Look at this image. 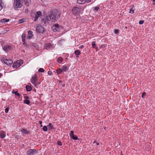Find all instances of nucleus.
Instances as JSON below:
<instances>
[{"instance_id": "1a4fd4ad", "label": "nucleus", "mask_w": 155, "mask_h": 155, "mask_svg": "<svg viewBox=\"0 0 155 155\" xmlns=\"http://www.w3.org/2000/svg\"><path fill=\"white\" fill-rule=\"evenodd\" d=\"M36 152V150L35 149H30L27 151V155H35Z\"/></svg>"}, {"instance_id": "4be33fe9", "label": "nucleus", "mask_w": 155, "mask_h": 155, "mask_svg": "<svg viewBox=\"0 0 155 155\" xmlns=\"http://www.w3.org/2000/svg\"><path fill=\"white\" fill-rule=\"evenodd\" d=\"M100 8L98 7H94L93 8V11L95 12H96Z\"/></svg>"}, {"instance_id": "864d4df0", "label": "nucleus", "mask_w": 155, "mask_h": 155, "mask_svg": "<svg viewBox=\"0 0 155 155\" xmlns=\"http://www.w3.org/2000/svg\"><path fill=\"white\" fill-rule=\"evenodd\" d=\"M153 2H155V0H153Z\"/></svg>"}, {"instance_id": "0eeeda50", "label": "nucleus", "mask_w": 155, "mask_h": 155, "mask_svg": "<svg viewBox=\"0 0 155 155\" xmlns=\"http://www.w3.org/2000/svg\"><path fill=\"white\" fill-rule=\"evenodd\" d=\"M54 48V45L50 43H47L45 45V48L46 50L51 49Z\"/></svg>"}, {"instance_id": "f3484780", "label": "nucleus", "mask_w": 155, "mask_h": 155, "mask_svg": "<svg viewBox=\"0 0 155 155\" xmlns=\"http://www.w3.org/2000/svg\"><path fill=\"white\" fill-rule=\"evenodd\" d=\"M25 5L26 6H28L31 3V0H24Z\"/></svg>"}, {"instance_id": "b1692460", "label": "nucleus", "mask_w": 155, "mask_h": 155, "mask_svg": "<svg viewBox=\"0 0 155 155\" xmlns=\"http://www.w3.org/2000/svg\"><path fill=\"white\" fill-rule=\"evenodd\" d=\"M9 19H8L3 18L1 20V22L2 23H5L9 21Z\"/></svg>"}, {"instance_id": "58836bf2", "label": "nucleus", "mask_w": 155, "mask_h": 155, "mask_svg": "<svg viewBox=\"0 0 155 155\" xmlns=\"http://www.w3.org/2000/svg\"><path fill=\"white\" fill-rule=\"evenodd\" d=\"M57 144L59 146H61L62 145V143L60 141H58L57 142Z\"/></svg>"}, {"instance_id": "c756f323", "label": "nucleus", "mask_w": 155, "mask_h": 155, "mask_svg": "<svg viewBox=\"0 0 155 155\" xmlns=\"http://www.w3.org/2000/svg\"><path fill=\"white\" fill-rule=\"evenodd\" d=\"M119 30L117 29H115L114 30V33L116 34H118L119 33Z\"/></svg>"}, {"instance_id": "f8f14e48", "label": "nucleus", "mask_w": 155, "mask_h": 155, "mask_svg": "<svg viewBox=\"0 0 155 155\" xmlns=\"http://www.w3.org/2000/svg\"><path fill=\"white\" fill-rule=\"evenodd\" d=\"M41 15V13L40 11L37 12L36 14H35V16L34 19V21H36L37 20L38 18L40 17Z\"/></svg>"}, {"instance_id": "6e6552de", "label": "nucleus", "mask_w": 155, "mask_h": 155, "mask_svg": "<svg viewBox=\"0 0 155 155\" xmlns=\"http://www.w3.org/2000/svg\"><path fill=\"white\" fill-rule=\"evenodd\" d=\"M37 81V76L34 75L33 76L31 79V82L32 84L35 85H36L37 83L36 82Z\"/></svg>"}, {"instance_id": "37998d69", "label": "nucleus", "mask_w": 155, "mask_h": 155, "mask_svg": "<svg viewBox=\"0 0 155 155\" xmlns=\"http://www.w3.org/2000/svg\"><path fill=\"white\" fill-rule=\"evenodd\" d=\"M39 124L41 125L40 127H42L43 126L42 124V121H39Z\"/></svg>"}, {"instance_id": "20e7f679", "label": "nucleus", "mask_w": 155, "mask_h": 155, "mask_svg": "<svg viewBox=\"0 0 155 155\" xmlns=\"http://www.w3.org/2000/svg\"><path fill=\"white\" fill-rule=\"evenodd\" d=\"M35 27L36 30L38 32L42 33L44 31V28L40 25H35Z\"/></svg>"}, {"instance_id": "4468645a", "label": "nucleus", "mask_w": 155, "mask_h": 155, "mask_svg": "<svg viewBox=\"0 0 155 155\" xmlns=\"http://www.w3.org/2000/svg\"><path fill=\"white\" fill-rule=\"evenodd\" d=\"M91 2V0H77L78 2L80 4H82L86 2Z\"/></svg>"}, {"instance_id": "6ab92c4d", "label": "nucleus", "mask_w": 155, "mask_h": 155, "mask_svg": "<svg viewBox=\"0 0 155 155\" xmlns=\"http://www.w3.org/2000/svg\"><path fill=\"white\" fill-rule=\"evenodd\" d=\"M18 62H16L13 65L12 67L14 68H19L20 66V64H18Z\"/></svg>"}, {"instance_id": "09e8293b", "label": "nucleus", "mask_w": 155, "mask_h": 155, "mask_svg": "<svg viewBox=\"0 0 155 155\" xmlns=\"http://www.w3.org/2000/svg\"><path fill=\"white\" fill-rule=\"evenodd\" d=\"M2 0H0V4H2Z\"/></svg>"}, {"instance_id": "dca6fc26", "label": "nucleus", "mask_w": 155, "mask_h": 155, "mask_svg": "<svg viewBox=\"0 0 155 155\" xmlns=\"http://www.w3.org/2000/svg\"><path fill=\"white\" fill-rule=\"evenodd\" d=\"M11 46L8 45H6L3 47V49L5 51H7L11 49Z\"/></svg>"}, {"instance_id": "aec40b11", "label": "nucleus", "mask_w": 155, "mask_h": 155, "mask_svg": "<svg viewBox=\"0 0 155 155\" xmlns=\"http://www.w3.org/2000/svg\"><path fill=\"white\" fill-rule=\"evenodd\" d=\"M63 61V58L62 57H59L57 60V62L59 63H61Z\"/></svg>"}, {"instance_id": "5701e85b", "label": "nucleus", "mask_w": 155, "mask_h": 155, "mask_svg": "<svg viewBox=\"0 0 155 155\" xmlns=\"http://www.w3.org/2000/svg\"><path fill=\"white\" fill-rule=\"evenodd\" d=\"M26 89L27 91H29L32 89L31 87L29 85H26Z\"/></svg>"}, {"instance_id": "9b49d317", "label": "nucleus", "mask_w": 155, "mask_h": 155, "mask_svg": "<svg viewBox=\"0 0 155 155\" xmlns=\"http://www.w3.org/2000/svg\"><path fill=\"white\" fill-rule=\"evenodd\" d=\"M59 25L58 24H55L52 27V30L54 32H56L59 30Z\"/></svg>"}, {"instance_id": "7ed1b4c3", "label": "nucleus", "mask_w": 155, "mask_h": 155, "mask_svg": "<svg viewBox=\"0 0 155 155\" xmlns=\"http://www.w3.org/2000/svg\"><path fill=\"white\" fill-rule=\"evenodd\" d=\"M48 16L45 17L41 19V22L43 25L46 26L47 23H51V20L50 19Z\"/></svg>"}, {"instance_id": "4c0bfd02", "label": "nucleus", "mask_w": 155, "mask_h": 155, "mask_svg": "<svg viewBox=\"0 0 155 155\" xmlns=\"http://www.w3.org/2000/svg\"><path fill=\"white\" fill-rule=\"evenodd\" d=\"M9 110V108L8 107L6 108L5 110V111L6 113H7Z\"/></svg>"}, {"instance_id": "8fccbe9b", "label": "nucleus", "mask_w": 155, "mask_h": 155, "mask_svg": "<svg viewBox=\"0 0 155 155\" xmlns=\"http://www.w3.org/2000/svg\"><path fill=\"white\" fill-rule=\"evenodd\" d=\"M96 144L97 145H98L99 144V143H96Z\"/></svg>"}, {"instance_id": "a19ab883", "label": "nucleus", "mask_w": 155, "mask_h": 155, "mask_svg": "<svg viewBox=\"0 0 155 155\" xmlns=\"http://www.w3.org/2000/svg\"><path fill=\"white\" fill-rule=\"evenodd\" d=\"M48 74L49 75H51L52 74V73L51 71H49L48 72Z\"/></svg>"}, {"instance_id": "f257e3e1", "label": "nucleus", "mask_w": 155, "mask_h": 155, "mask_svg": "<svg viewBox=\"0 0 155 155\" xmlns=\"http://www.w3.org/2000/svg\"><path fill=\"white\" fill-rule=\"evenodd\" d=\"M58 12V10H56L54 11H51L49 13L48 16L50 18V19L51 20V24L52 22H54L56 21V17Z\"/></svg>"}, {"instance_id": "393cba45", "label": "nucleus", "mask_w": 155, "mask_h": 155, "mask_svg": "<svg viewBox=\"0 0 155 155\" xmlns=\"http://www.w3.org/2000/svg\"><path fill=\"white\" fill-rule=\"evenodd\" d=\"M21 131L22 132L26 134H29V131L25 129H22L21 130Z\"/></svg>"}, {"instance_id": "7c9ffc66", "label": "nucleus", "mask_w": 155, "mask_h": 155, "mask_svg": "<svg viewBox=\"0 0 155 155\" xmlns=\"http://www.w3.org/2000/svg\"><path fill=\"white\" fill-rule=\"evenodd\" d=\"M43 130L44 131H47L48 130L47 127V126H44L43 127Z\"/></svg>"}, {"instance_id": "f704fd0d", "label": "nucleus", "mask_w": 155, "mask_h": 155, "mask_svg": "<svg viewBox=\"0 0 155 155\" xmlns=\"http://www.w3.org/2000/svg\"><path fill=\"white\" fill-rule=\"evenodd\" d=\"M45 70L43 68H40L39 69L38 71L39 72H43Z\"/></svg>"}, {"instance_id": "3c124183", "label": "nucleus", "mask_w": 155, "mask_h": 155, "mask_svg": "<svg viewBox=\"0 0 155 155\" xmlns=\"http://www.w3.org/2000/svg\"><path fill=\"white\" fill-rule=\"evenodd\" d=\"M15 92H14L13 91H12V93H14Z\"/></svg>"}, {"instance_id": "ea45409f", "label": "nucleus", "mask_w": 155, "mask_h": 155, "mask_svg": "<svg viewBox=\"0 0 155 155\" xmlns=\"http://www.w3.org/2000/svg\"><path fill=\"white\" fill-rule=\"evenodd\" d=\"M24 19H21L19 20V22L20 23H22L24 22Z\"/></svg>"}, {"instance_id": "603ef678", "label": "nucleus", "mask_w": 155, "mask_h": 155, "mask_svg": "<svg viewBox=\"0 0 155 155\" xmlns=\"http://www.w3.org/2000/svg\"><path fill=\"white\" fill-rule=\"evenodd\" d=\"M153 4L154 5H155V2L153 3Z\"/></svg>"}, {"instance_id": "412c9836", "label": "nucleus", "mask_w": 155, "mask_h": 155, "mask_svg": "<svg viewBox=\"0 0 155 155\" xmlns=\"http://www.w3.org/2000/svg\"><path fill=\"white\" fill-rule=\"evenodd\" d=\"M68 69L67 67L65 65H63L62 68L63 71H66Z\"/></svg>"}, {"instance_id": "72a5a7b5", "label": "nucleus", "mask_w": 155, "mask_h": 155, "mask_svg": "<svg viewBox=\"0 0 155 155\" xmlns=\"http://www.w3.org/2000/svg\"><path fill=\"white\" fill-rule=\"evenodd\" d=\"M16 62H18V64H20V66L23 63V61L22 60H18L16 61Z\"/></svg>"}, {"instance_id": "79ce46f5", "label": "nucleus", "mask_w": 155, "mask_h": 155, "mask_svg": "<svg viewBox=\"0 0 155 155\" xmlns=\"http://www.w3.org/2000/svg\"><path fill=\"white\" fill-rule=\"evenodd\" d=\"M145 95H146V93L145 92H144L142 94V97L143 98L144 97H145Z\"/></svg>"}, {"instance_id": "ddd939ff", "label": "nucleus", "mask_w": 155, "mask_h": 155, "mask_svg": "<svg viewBox=\"0 0 155 155\" xmlns=\"http://www.w3.org/2000/svg\"><path fill=\"white\" fill-rule=\"evenodd\" d=\"M70 136L71 138L74 140H78V138L76 136L74 135V131L73 130L71 131Z\"/></svg>"}, {"instance_id": "49530a36", "label": "nucleus", "mask_w": 155, "mask_h": 155, "mask_svg": "<svg viewBox=\"0 0 155 155\" xmlns=\"http://www.w3.org/2000/svg\"><path fill=\"white\" fill-rule=\"evenodd\" d=\"M25 98V99H28V96H26L24 97Z\"/></svg>"}, {"instance_id": "2eb2a0df", "label": "nucleus", "mask_w": 155, "mask_h": 155, "mask_svg": "<svg viewBox=\"0 0 155 155\" xmlns=\"http://www.w3.org/2000/svg\"><path fill=\"white\" fill-rule=\"evenodd\" d=\"M26 34L24 33H23L21 35L22 41L23 45L26 44L25 42Z\"/></svg>"}, {"instance_id": "39448f33", "label": "nucleus", "mask_w": 155, "mask_h": 155, "mask_svg": "<svg viewBox=\"0 0 155 155\" xmlns=\"http://www.w3.org/2000/svg\"><path fill=\"white\" fill-rule=\"evenodd\" d=\"M80 12V9L78 7H74L72 10V14L74 15H78Z\"/></svg>"}, {"instance_id": "c85d7f7f", "label": "nucleus", "mask_w": 155, "mask_h": 155, "mask_svg": "<svg viewBox=\"0 0 155 155\" xmlns=\"http://www.w3.org/2000/svg\"><path fill=\"white\" fill-rule=\"evenodd\" d=\"M81 52L79 50H77L75 51L74 53L75 55H78L80 54Z\"/></svg>"}, {"instance_id": "cd10ccee", "label": "nucleus", "mask_w": 155, "mask_h": 155, "mask_svg": "<svg viewBox=\"0 0 155 155\" xmlns=\"http://www.w3.org/2000/svg\"><path fill=\"white\" fill-rule=\"evenodd\" d=\"M24 102L25 104L29 105L30 103V101L28 99H25L24 101Z\"/></svg>"}, {"instance_id": "c9c22d12", "label": "nucleus", "mask_w": 155, "mask_h": 155, "mask_svg": "<svg viewBox=\"0 0 155 155\" xmlns=\"http://www.w3.org/2000/svg\"><path fill=\"white\" fill-rule=\"evenodd\" d=\"M14 93L15 94V95L18 96L20 97V94L18 93L17 91L15 92Z\"/></svg>"}, {"instance_id": "473e14b6", "label": "nucleus", "mask_w": 155, "mask_h": 155, "mask_svg": "<svg viewBox=\"0 0 155 155\" xmlns=\"http://www.w3.org/2000/svg\"><path fill=\"white\" fill-rule=\"evenodd\" d=\"M51 129H53V126L51 123H49L48 126Z\"/></svg>"}, {"instance_id": "c03bdc74", "label": "nucleus", "mask_w": 155, "mask_h": 155, "mask_svg": "<svg viewBox=\"0 0 155 155\" xmlns=\"http://www.w3.org/2000/svg\"><path fill=\"white\" fill-rule=\"evenodd\" d=\"M3 8V6L2 4H0V11H1Z\"/></svg>"}, {"instance_id": "a211bd4d", "label": "nucleus", "mask_w": 155, "mask_h": 155, "mask_svg": "<svg viewBox=\"0 0 155 155\" xmlns=\"http://www.w3.org/2000/svg\"><path fill=\"white\" fill-rule=\"evenodd\" d=\"M5 133L4 131H1L0 132V137L1 138H3L5 137Z\"/></svg>"}, {"instance_id": "423d86ee", "label": "nucleus", "mask_w": 155, "mask_h": 155, "mask_svg": "<svg viewBox=\"0 0 155 155\" xmlns=\"http://www.w3.org/2000/svg\"><path fill=\"white\" fill-rule=\"evenodd\" d=\"M1 60L2 62L8 65H10L13 62L12 60L6 59L4 58H2Z\"/></svg>"}, {"instance_id": "a878e982", "label": "nucleus", "mask_w": 155, "mask_h": 155, "mask_svg": "<svg viewBox=\"0 0 155 155\" xmlns=\"http://www.w3.org/2000/svg\"><path fill=\"white\" fill-rule=\"evenodd\" d=\"M92 47L93 48H95L96 49H97V47L96 45L95 42H94V41L92 42Z\"/></svg>"}, {"instance_id": "f03ea898", "label": "nucleus", "mask_w": 155, "mask_h": 155, "mask_svg": "<svg viewBox=\"0 0 155 155\" xmlns=\"http://www.w3.org/2000/svg\"><path fill=\"white\" fill-rule=\"evenodd\" d=\"M21 0H15L14 1V6L15 9H17L21 8L22 6Z\"/></svg>"}, {"instance_id": "de8ad7c7", "label": "nucleus", "mask_w": 155, "mask_h": 155, "mask_svg": "<svg viewBox=\"0 0 155 155\" xmlns=\"http://www.w3.org/2000/svg\"><path fill=\"white\" fill-rule=\"evenodd\" d=\"M28 9H26L25 10V12H28Z\"/></svg>"}, {"instance_id": "bb28decb", "label": "nucleus", "mask_w": 155, "mask_h": 155, "mask_svg": "<svg viewBox=\"0 0 155 155\" xmlns=\"http://www.w3.org/2000/svg\"><path fill=\"white\" fill-rule=\"evenodd\" d=\"M56 72L58 74H61L62 72H63V70L59 68L57 69Z\"/></svg>"}, {"instance_id": "5fc2aeb1", "label": "nucleus", "mask_w": 155, "mask_h": 155, "mask_svg": "<svg viewBox=\"0 0 155 155\" xmlns=\"http://www.w3.org/2000/svg\"><path fill=\"white\" fill-rule=\"evenodd\" d=\"M95 143V142H94V144Z\"/></svg>"}, {"instance_id": "9d476101", "label": "nucleus", "mask_w": 155, "mask_h": 155, "mask_svg": "<svg viewBox=\"0 0 155 155\" xmlns=\"http://www.w3.org/2000/svg\"><path fill=\"white\" fill-rule=\"evenodd\" d=\"M28 34L27 37L26 38L27 39H30L33 37V34L32 31L31 30H29L28 31Z\"/></svg>"}, {"instance_id": "e433bc0d", "label": "nucleus", "mask_w": 155, "mask_h": 155, "mask_svg": "<svg viewBox=\"0 0 155 155\" xmlns=\"http://www.w3.org/2000/svg\"><path fill=\"white\" fill-rule=\"evenodd\" d=\"M144 22V21L140 20L139 21V24L140 25H142L143 23Z\"/></svg>"}, {"instance_id": "2f4dec72", "label": "nucleus", "mask_w": 155, "mask_h": 155, "mask_svg": "<svg viewBox=\"0 0 155 155\" xmlns=\"http://www.w3.org/2000/svg\"><path fill=\"white\" fill-rule=\"evenodd\" d=\"M134 8H132L130 9L129 12L131 14L133 13H134Z\"/></svg>"}, {"instance_id": "a18cd8bd", "label": "nucleus", "mask_w": 155, "mask_h": 155, "mask_svg": "<svg viewBox=\"0 0 155 155\" xmlns=\"http://www.w3.org/2000/svg\"><path fill=\"white\" fill-rule=\"evenodd\" d=\"M84 45H82L80 46L79 47V48L82 49V48H84Z\"/></svg>"}]
</instances>
